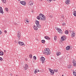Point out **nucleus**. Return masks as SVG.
Here are the masks:
<instances>
[{
	"mask_svg": "<svg viewBox=\"0 0 76 76\" xmlns=\"http://www.w3.org/2000/svg\"><path fill=\"white\" fill-rule=\"evenodd\" d=\"M54 40H56V39H57V37H54Z\"/></svg>",
	"mask_w": 76,
	"mask_h": 76,
	"instance_id": "ea45409f",
	"label": "nucleus"
},
{
	"mask_svg": "<svg viewBox=\"0 0 76 76\" xmlns=\"http://www.w3.org/2000/svg\"><path fill=\"white\" fill-rule=\"evenodd\" d=\"M18 1H20V0H18Z\"/></svg>",
	"mask_w": 76,
	"mask_h": 76,
	"instance_id": "13d9d810",
	"label": "nucleus"
},
{
	"mask_svg": "<svg viewBox=\"0 0 76 76\" xmlns=\"http://www.w3.org/2000/svg\"><path fill=\"white\" fill-rule=\"evenodd\" d=\"M0 13H2V14H3L4 12L3 11V9H2V7H0Z\"/></svg>",
	"mask_w": 76,
	"mask_h": 76,
	"instance_id": "0eeeda50",
	"label": "nucleus"
},
{
	"mask_svg": "<svg viewBox=\"0 0 76 76\" xmlns=\"http://www.w3.org/2000/svg\"><path fill=\"white\" fill-rule=\"evenodd\" d=\"M41 42L42 43H45V40H42L41 41Z\"/></svg>",
	"mask_w": 76,
	"mask_h": 76,
	"instance_id": "bb28decb",
	"label": "nucleus"
},
{
	"mask_svg": "<svg viewBox=\"0 0 76 76\" xmlns=\"http://www.w3.org/2000/svg\"><path fill=\"white\" fill-rule=\"evenodd\" d=\"M37 26L39 28H41V26L39 24L38 25H37Z\"/></svg>",
	"mask_w": 76,
	"mask_h": 76,
	"instance_id": "cd10ccee",
	"label": "nucleus"
},
{
	"mask_svg": "<svg viewBox=\"0 0 76 76\" xmlns=\"http://www.w3.org/2000/svg\"><path fill=\"white\" fill-rule=\"evenodd\" d=\"M2 34V32H1V31L0 30V34Z\"/></svg>",
	"mask_w": 76,
	"mask_h": 76,
	"instance_id": "de8ad7c7",
	"label": "nucleus"
},
{
	"mask_svg": "<svg viewBox=\"0 0 76 76\" xmlns=\"http://www.w3.org/2000/svg\"><path fill=\"white\" fill-rule=\"evenodd\" d=\"M20 36H21V34H20V31H18L17 34V37H18L19 39L20 38Z\"/></svg>",
	"mask_w": 76,
	"mask_h": 76,
	"instance_id": "7ed1b4c3",
	"label": "nucleus"
},
{
	"mask_svg": "<svg viewBox=\"0 0 76 76\" xmlns=\"http://www.w3.org/2000/svg\"><path fill=\"white\" fill-rule=\"evenodd\" d=\"M29 5H30V6H32L34 4V2L33 1H30L28 3Z\"/></svg>",
	"mask_w": 76,
	"mask_h": 76,
	"instance_id": "39448f33",
	"label": "nucleus"
},
{
	"mask_svg": "<svg viewBox=\"0 0 76 76\" xmlns=\"http://www.w3.org/2000/svg\"><path fill=\"white\" fill-rule=\"evenodd\" d=\"M53 0V1H55V0Z\"/></svg>",
	"mask_w": 76,
	"mask_h": 76,
	"instance_id": "e2e57ef3",
	"label": "nucleus"
},
{
	"mask_svg": "<svg viewBox=\"0 0 76 76\" xmlns=\"http://www.w3.org/2000/svg\"><path fill=\"white\" fill-rule=\"evenodd\" d=\"M75 36V33H73L72 34V38H73Z\"/></svg>",
	"mask_w": 76,
	"mask_h": 76,
	"instance_id": "f3484780",
	"label": "nucleus"
},
{
	"mask_svg": "<svg viewBox=\"0 0 76 76\" xmlns=\"http://www.w3.org/2000/svg\"><path fill=\"white\" fill-rule=\"evenodd\" d=\"M62 18H64V16H63V15H62Z\"/></svg>",
	"mask_w": 76,
	"mask_h": 76,
	"instance_id": "864d4df0",
	"label": "nucleus"
},
{
	"mask_svg": "<svg viewBox=\"0 0 76 76\" xmlns=\"http://www.w3.org/2000/svg\"><path fill=\"white\" fill-rule=\"evenodd\" d=\"M49 17L50 18H52L53 17V15H50V16H49Z\"/></svg>",
	"mask_w": 76,
	"mask_h": 76,
	"instance_id": "a19ab883",
	"label": "nucleus"
},
{
	"mask_svg": "<svg viewBox=\"0 0 76 76\" xmlns=\"http://www.w3.org/2000/svg\"><path fill=\"white\" fill-rule=\"evenodd\" d=\"M35 23H36V24L37 25H39V21H38L37 20H36L35 21Z\"/></svg>",
	"mask_w": 76,
	"mask_h": 76,
	"instance_id": "4468645a",
	"label": "nucleus"
},
{
	"mask_svg": "<svg viewBox=\"0 0 76 76\" xmlns=\"http://www.w3.org/2000/svg\"><path fill=\"white\" fill-rule=\"evenodd\" d=\"M40 61H42V64H43V63H45V58H44L43 57H42L40 58Z\"/></svg>",
	"mask_w": 76,
	"mask_h": 76,
	"instance_id": "f03ea898",
	"label": "nucleus"
},
{
	"mask_svg": "<svg viewBox=\"0 0 76 76\" xmlns=\"http://www.w3.org/2000/svg\"><path fill=\"white\" fill-rule=\"evenodd\" d=\"M4 54V53L2 51L0 52V56H3V55Z\"/></svg>",
	"mask_w": 76,
	"mask_h": 76,
	"instance_id": "dca6fc26",
	"label": "nucleus"
},
{
	"mask_svg": "<svg viewBox=\"0 0 76 76\" xmlns=\"http://www.w3.org/2000/svg\"><path fill=\"white\" fill-rule=\"evenodd\" d=\"M48 0L50 1V2H51V1H52V0H47V1H48Z\"/></svg>",
	"mask_w": 76,
	"mask_h": 76,
	"instance_id": "09e8293b",
	"label": "nucleus"
},
{
	"mask_svg": "<svg viewBox=\"0 0 76 76\" xmlns=\"http://www.w3.org/2000/svg\"><path fill=\"white\" fill-rule=\"evenodd\" d=\"M61 54V52H58L56 53V55L57 56H60V55Z\"/></svg>",
	"mask_w": 76,
	"mask_h": 76,
	"instance_id": "2eb2a0df",
	"label": "nucleus"
},
{
	"mask_svg": "<svg viewBox=\"0 0 76 76\" xmlns=\"http://www.w3.org/2000/svg\"><path fill=\"white\" fill-rule=\"evenodd\" d=\"M40 0V1H42V0Z\"/></svg>",
	"mask_w": 76,
	"mask_h": 76,
	"instance_id": "052dcab7",
	"label": "nucleus"
},
{
	"mask_svg": "<svg viewBox=\"0 0 76 76\" xmlns=\"http://www.w3.org/2000/svg\"><path fill=\"white\" fill-rule=\"evenodd\" d=\"M20 2L21 4H23V5H24V6H25L26 5V2L25 1H20Z\"/></svg>",
	"mask_w": 76,
	"mask_h": 76,
	"instance_id": "423d86ee",
	"label": "nucleus"
},
{
	"mask_svg": "<svg viewBox=\"0 0 76 76\" xmlns=\"http://www.w3.org/2000/svg\"><path fill=\"white\" fill-rule=\"evenodd\" d=\"M11 76H12V74H11Z\"/></svg>",
	"mask_w": 76,
	"mask_h": 76,
	"instance_id": "0e129e2a",
	"label": "nucleus"
},
{
	"mask_svg": "<svg viewBox=\"0 0 76 76\" xmlns=\"http://www.w3.org/2000/svg\"><path fill=\"white\" fill-rule=\"evenodd\" d=\"M34 28L36 31H37L38 30V27L35 25H34Z\"/></svg>",
	"mask_w": 76,
	"mask_h": 76,
	"instance_id": "1a4fd4ad",
	"label": "nucleus"
},
{
	"mask_svg": "<svg viewBox=\"0 0 76 76\" xmlns=\"http://www.w3.org/2000/svg\"><path fill=\"white\" fill-rule=\"evenodd\" d=\"M18 44H19V45H21V46H22V45H24V43H23V42L19 41Z\"/></svg>",
	"mask_w": 76,
	"mask_h": 76,
	"instance_id": "20e7f679",
	"label": "nucleus"
},
{
	"mask_svg": "<svg viewBox=\"0 0 76 76\" xmlns=\"http://www.w3.org/2000/svg\"><path fill=\"white\" fill-rule=\"evenodd\" d=\"M42 18H43L44 19H45V16L43 15V16L42 17Z\"/></svg>",
	"mask_w": 76,
	"mask_h": 76,
	"instance_id": "473e14b6",
	"label": "nucleus"
},
{
	"mask_svg": "<svg viewBox=\"0 0 76 76\" xmlns=\"http://www.w3.org/2000/svg\"><path fill=\"white\" fill-rule=\"evenodd\" d=\"M53 70L55 72H58V71L57 70L54 69Z\"/></svg>",
	"mask_w": 76,
	"mask_h": 76,
	"instance_id": "c9c22d12",
	"label": "nucleus"
},
{
	"mask_svg": "<svg viewBox=\"0 0 76 76\" xmlns=\"http://www.w3.org/2000/svg\"><path fill=\"white\" fill-rule=\"evenodd\" d=\"M4 32L5 33H7V31L6 30H4Z\"/></svg>",
	"mask_w": 76,
	"mask_h": 76,
	"instance_id": "a18cd8bd",
	"label": "nucleus"
},
{
	"mask_svg": "<svg viewBox=\"0 0 76 76\" xmlns=\"http://www.w3.org/2000/svg\"><path fill=\"white\" fill-rule=\"evenodd\" d=\"M2 60H3V59L1 57H0V61H2Z\"/></svg>",
	"mask_w": 76,
	"mask_h": 76,
	"instance_id": "58836bf2",
	"label": "nucleus"
},
{
	"mask_svg": "<svg viewBox=\"0 0 76 76\" xmlns=\"http://www.w3.org/2000/svg\"><path fill=\"white\" fill-rule=\"evenodd\" d=\"M26 61H27V60H28V59H26Z\"/></svg>",
	"mask_w": 76,
	"mask_h": 76,
	"instance_id": "5fc2aeb1",
	"label": "nucleus"
},
{
	"mask_svg": "<svg viewBox=\"0 0 76 76\" xmlns=\"http://www.w3.org/2000/svg\"><path fill=\"white\" fill-rule=\"evenodd\" d=\"M66 50H70V46H68L66 47Z\"/></svg>",
	"mask_w": 76,
	"mask_h": 76,
	"instance_id": "ddd939ff",
	"label": "nucleus"
},
{
	"mask_svg": "<svg viewBox=\"0 0 76 76\" xmlns=\"http://www.w3.org/2000/svg\"><path fill=\"white\" fill-rule=\"evenodd\" d=\"M69 32H70L71 33H74L73 31H69Z\"/></svg>",
	"mask_w": 76,
	"mask_h": 76,
	"instance_id": "e433bc0d",
	"label": "nucleus"
},
{
	"mask_svg": "<svg viewBox=\"0 0 76 76\" xmlns=\"http://www.w3.org/2000/svg\"><path fill=\"white\" fill-rule=\"evenodd\" d=\"M37 69H36V70H35V71H34V73L35 74H36L37 73Z\"/></svg>",
	"mask_w": 76,
	"mask_h": 76,
	"instance_id": "72a5a7b5",
	"label": "nucleus"
},
{
	"mask_svg": "<svg viewBox=\"0 0 76 76\" xmlns=\"http://www.w3.org/2000/svg\"><path fill=\"white\" fill-rule=\"evenodd\" d=\"M33 58L34 60H36V59H37V57L35 56H34Z\"/></svg>",
	"mask_w": 76,
	"mask_h": 76,
	"instance_id": "2f4dec72",
	"label": "nucleus"
},
{
	"mask_svg": "<svg viewBox=\"0 0 76 76\" xmlns=\"http://www.w3.org/2000/svg\"><path fill=\"white\" fill-rule=\"evenodd\" d=\"M72 63L73 64L74 66H76V61H75L74 60H73Z\"/></svg>",
	"mask_w": 76,
	"mask_h": 76,
	"instance_id": "6e6552de",
	"label": "nucleus"
},
{
	"mask_svg": "<svg viewBox=\"0 0 76 76\" xmlns=\"http://www.w3.org/2000/svg\"><path fill=\"white\" fill-rule=\"evenodd\" d=\"M4 3H6V0H1Z\"/></svg>",
	"mask_w": 76,
	"mask_h": 76,
	"instance_id": "7c9ffc66",
	"label": "nucleus"
},
{
	"mask_svg": "<svg viewBox=\"0 0 76 76\" xmlns=\"http://www.w3.org/2000/svg\"><path fill=\"white\" fill-rule=\"evenodd\" d=\"M45 38L46 39H48V38H49V37L48 36H45Z\"/></svg>",
	"mask_w": 76,
	"mask_h": 76,
	"instance_id": "412c9836",
	"label": "nucleus"
},
{
	"mask_svg": "<svg viewBox=\"0 0 76 76\" xmlns=\"http://www.w3.org/2000/svg\"><path fill=\"white\" fill-rule=\"evenodd\" d=\"M40 19L41 20H42V21H44V20H46V19H44L42 17L40 18Z\"/></svg>",
	"mask_w": 76,
	"mask_h": 76,
	"instance_id": "aec40b11",
	"label": "nucleus"
},
{
	"mask_svg": "<svg viewBox=\"0 0 76 76\" xmlns=\"http://www.w3.org/2000/svg\"><path fill=\"white\" fill-rule=\"evenodd\" d=\"M29 57L30 58H32V55L31 54L29 56Z\"/></svg>",
	"mask_w": 76,
	"mask_h": 76,
	"instance_id": "393cba45",
	"label": "nucleus"
},
{
	"mask_svg": "<svg viewBox=\"0 0 76 76\" xmlns=\"http://www.w3.org/2000/svg\"><path fill=\"white\" fill-rule=\"evenodd\" d=\"M73 74L74 76H76V72H73Z\"/></svg>",
	"mask_w": 76,
	"mask_h": 76,
	"instance_id": "c85d7f7f",
	"label": "nucleus"
},
{
	"mask_svg": "<svg viewBox=\"0 0 76 76\" xmlns=\"http://www.w3.org/2000/svg\"><path fill=\"white\" fill-rule=\"evenodd\" d=\"M64 76V75H62V76Z\"/></svg>",
	"mask_w": 76,
	"mask_h": 76,
	"instance_id": "680f3d73",
	"label": "nucleus"
},
{
	"mask_svg": "<svg viewBox=\"0 0 76 76\" xmlns=\"http://www.w3.org/2000/svg\"><path fill=\"white\" fill-rule=\"evenodd\" d=\"M60 28H59L58 29V30H59V31H60Z\"/></svg>",
	"mask_w": 76,
	"mask_h": 76,
	"instance_id": "4d7b16f0",
	"label": "nucleus"
},
{
	"mask_svg": "<svg viewBox=\"0 0 76 76\" xmlns=\"http://www.w3.org/2000/svg\"><path fill=\"white\" fill-rule=\"evenodd\" d=\"M51 73H52V75H54V71L53 70H51Z\"/></svg>",
	"mask_w": 76,
	"mask_h": 76,
	"instance_id": "b1692460",
	"label": "nucleus"
},
{
	"mask_svg": "<svg viewBox=\"0 0 76 76\" xmlns=\"http://www.w3.org/2000/svg\"><path fill=\"white\" fill-rule=\"evenodd\" d=\"M15 25H16V23H15Z\"/></svg>",
	"mask_w": 76,
	"mask_h": 76,
	"instance_id": "bf43d9fd",
	"label": "nucleus"
},
{
	"mask_svg": "<svg viewBox=\"0 0 76 76\" xmlns=\"http://www.w3.org/2000/svg\"><path fill=\"white\" fill-rule=\"evenodd\" d=\"M4 53H6V50H4Z\"/></svg>",
	"mask_w": 76,
	"mask_h": 76,
	"instance_id": "49530a36",
	"label": "nucleus"
},
{
	"mask_svg": "<svg viewBox=\"0 0 76 76\" xmlns=\"http://www.w3.org/2000/svg\"><path fill=\"white\" fill-rule=\"evenodd\" d=\"M51 70H51V69H49V71H50V72H51Z\"/></svg>",
	"mask_w": 76,
	"mask_h": 76,
	"instance_id": "c03bdc74",
	"label": "nucleus"
},
{
	"mask_svg": "<svg viewBox=\"0 0 76 76\" xmlns=\"http://www.w3.org/2000/svg\"><path fill=\"white\" fill-rule=\"evenodd\" d=\"M66 37H64V39L63 40H62V41H65L66 39Z\"/></svg>",
	"mask_w": 76,
	"mask_h": 76,
	"instance_id": "4c0bfd02",
	"label": "nucleus"
},
{
	"mask_svg": "<svg viewBox=\"0 0 76 76\" xmlns=\"http://www.w3.org/2000/svg\"><path fill=\"white\" fill-rule=\"evenodd\" d=\"M37 70L38 71V72H39V69H37Z\"/></svg>",
	"mask_w": 76,
	"mask_h": 76,
	"instance_id": "6e6d98bb",
	"label": "nucleus"
},
{
	"mask_svg": "<svg viewBox=\"0 0 76 76\" xmlns=\"http://www.w3.org/2000/svg\"><path fill=\"white\" fill-rule=\"evenodd\" d=\"M14 42H15V43H16V44H17L18 43V41L15 40V41H14Z\"/></svg>",
	"mask_w": 76,
	"mask_h": 76,
	"instance_id": "37998d69",
	"label": "nucleus"
},
{
	"mask_svg": "<svg viewBox=\"0 0 76 76\" xmlns=\"http://www.w3.org/2000/svg\"><path fill=\"white\" fill-rule=\"evenodd\" d=\"M8 8H6V9H5V10L6 11H8Z\"/></svg>",
	"mask_w": 76,
	"mask_h": 76,
	"instance_id": "79ce46f5",
	"label": "nucleus"
},
{
	"mask_svg": "<svg viewBox=\"0 0 76 76\" xmlns=\"http://www.w3.org/2000/svg\"><path fill=\"white\" fill-rule=\"evenodd\" d=\"M43 53H44V54H46V55H50L51 53L50 49L48 48L45 49V50L43 51Z\"/></svg>",
	"mask_w": 76,
	"mask_h": 76,
	"instance_id": "f257e3e1",
	"label": "nucleus"
},
{
	"mask_svg": "<svg viewBox=\"0 0 76 76\" xmlns=\"http://www.w3.org/2000/svg\"><path fill=\"white\" fill-rule=\"evenodd\" d=\"M43 15H43V14L40 13L39 14V17L40 18H42V17H43Z\"/></svg>",
	"mask_w": 76,
	"mask_h": 76,
	"instance_id": "f8f14e48",
	"label": "nucleus"
},
{
	"mask_svg": "<svg viewBox=\"0 0 76 76\" xmlns=\"http://www.w3.org/2000/svg\"><path fill=\"white\" fill-rule=\"evenodd\" d=\"M24 70H27V69H28V65L27 64H26L25 66L24 67Z\"/></svg>",
	"mask_w": 76,
	"mask_h": 76,
	"instance_id": "9d476101",
	"label": "nucleus"
},
{
	"mask_svg": "<svg viewBox=\"0 0 76 76\" xmlns=\"http://www.w3.org/2000/svg\"><path fill=\"white\" fill-rule=\"evenodd\" d=\"M37 19H38V20H40L41 19V18H40V17L39 16L37 17Z\"/></svg>",
	"mask_w": 76,
	"mask_h": 76,
	"instance_id": "a878e982",
	"label": "nucleus"
},
{
	"mask_svg": "<svg viewBox=\"0 0 76 76\" xmlns=\"http://www.w3.org/2000/svg\"><path fill=\"white\" fill-rule=\"evenodd\" d=\"M50 39H51L50 38H49H49L48 39L49 40H50Z\"/></svg>",
	"mask_w": 76,
	"mask_h": 76,
	"instance_id": "3c124183",
	"label": "nucleus"
},
{
	"mask_svg": "<svg viewBox=\"0 0 76 76\" xmlns=\"http://www.w3.org/2000/svg\"><path fill=\"white\" fill-rule=\"evenodd\" d=\"M55 28L56 29H58V28L57 27H56Z\"/></svg>",
	"mask_w": 76,
	"mask_h": 76,
	"instance_id": "603ef678",
	"label": "nucleus"
},
{
	"mask_svg": "<svg viewBox=\"0 0 76 76\" xmlns=\"http://www.w3.org/2000/svg\"><path fill=\"white\" fill-rule=\"evenodd\" d=\"M69 2H70V0H66L65 3H66V4H69Z\"/></svg>",
	"mask_w": 76,
	"mask_h": 76,
	"instance_id": "9b49d317",
	"label": "nucleus"
},
{
	"mask_svg": "<svg viewBox=\"0 0 76 76\" xmlns=\"http://www.w3.org/2000/svg\"><path fill=\"white\" fill-rule=\"evenodd\" d=\"M73 15H74V16H76V11H74L73 12Z\"/></svg>",
	"mask_w": 76,
	"mask_h": 76,
	"instance_id": "4be33fe9",
	"label": "nucleus"
},
{
	"mask_svg": "<svg viewBox=\"0 0 76 76\" xmlns=\"http://www.w3.org/2000/svg\"><path fill=\"white\" fill-rule=\"evenodd\" d=\"M62 25L63 26H64V25H66V24H65V23H62Z\"/></svg>",
	"mask_w": 76,
	"mask_h": 76,
	"instance_id": "f704fd0d",
	"label": "nucleus"
},
{
	"mask_svg": "<svg viewBox=\"0 0 76 76\" xmlns=\"http://www.w3.org/2000/svg\"><path fill=\"white\" fill-rule=\"evenodd\" d=\"M26 20L27 22H29V21H28L26 20Z\"/></svg>",
	"mask_w": 76,
	"mask_h": 76,
	"instance_id": "8fccbe9b",
	"label": "nucleus"
},
{
	"mask_svg": "<svg viewBox=\"0 0 76 76\" xmlns=\"http://www.w3.org/2000/svg\"><path fill=\"white\" fill-rule=\"evenodd\" d=\"M58 32H59V33H61V34H62V32L61 31V29H60L59 30H58Z\"/></svg>",
	"mask_w": 76,
	"mask_h": 76,
	"instance_id": "5701e85b",
	"label": "nucleus"
},
{
	"mask_svg": "<svg viewBox=\"0 0 76 76\" xmlns=\"http://www.w3.org/2000/svg\"><path fill=\"white\" fill-rule=\"evenodd\" d=\"M65 37V36H62L61 37V40H63L64 39V38Z\"/></svg>",
	"mask_w": 76,
	"mask_h": 76,
	"instance_id": "6ab92c4d",
	"label": "nucleus"
},
{
	"mask_svg": "<svg viewBox=\"0 0 76 76\" xmlns=\"http://www.w3.org/2000/svg\"><path fill=\"white\" fill-rule=\"evenodd\" d=\"M65 34H69V31L67 30H66L65 31Z\"/></svg>",
	"mask_w": 76,
	"mask_h": 76,
	"instance_id": "a211bd4d",
	"label": "nucleus"
},
{
	"mask_svg": "<svg viewBox=\"0 0 76 76\" xmlns=\"http://www.w3.org/2000/svg\"><path fill=\"white\" fill-rule=\"evenodd\" d=\"M72 67L71 65H69L68 66V69H70Z\"/></svg>",
	"mask_w": 76,
	"mask_h": 76,
	"instance_id": "c756f323",
	"label": "nucleus"
}]
</instances>
